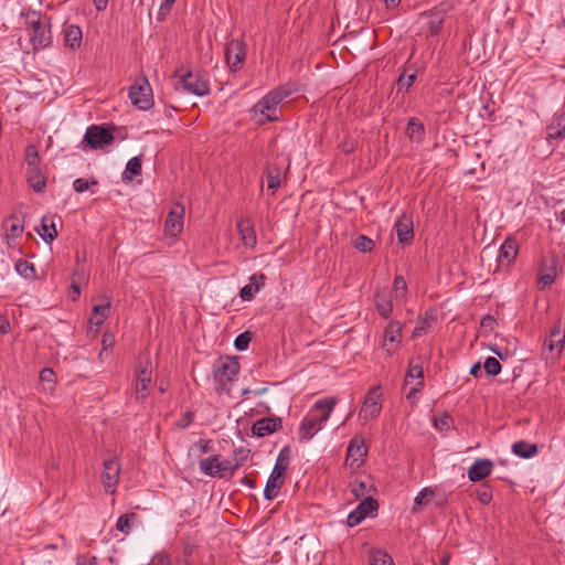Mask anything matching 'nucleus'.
<instances>
[{
  "label": "nucleus",
  "instance_id": "473e14b6",
  "mask_svg": "<svg viewBox=\"0 0 565 565\" xmlns=\"http://www.w3.org/2000/svg\"><path fill=\"white\" fill-rule=\"evenodd\" d=\"M281 170L278 166H268L266 169L267 189L275 193L280 186Z\"/></svg>",
  "mask_w": 565,
  "mask_h": 565
},
{
  "label": "nucleus",
  "instance_id": "72a5a7b5",
  "mask_svg": "<svg viewBox=\"0 0 565 565\" xmlns=\"http://www.w3.org/2000/svg\"><path fill=\"white\" fill-rule=\"evenodd\" d=\"M141 174V159L140 157L131 158L127 164L126 170L122 173V180H131L132 177H138Z\"/></svg>",
  "mask_w": 565,
  "mask_h": 565
},
{
  "label": "nucleus",
  "instance_id": "4be33fe9",
  "mask_svg": "<svg viewBox=\"0 0 565 565\" xmlns=\"http://www.w3.org/2000/svg\"><path fill=\"white\" fill-rule=\"evenodd\" d=\"M518 243L514 238L508 237L500 247L498 263L510 265L518 255Z\"/></svg>",
  "mask_w": 565,
  "mask_h": 565
},
{
  "label": "nucleus",
  "instance_id": "bf43d9fd",
  "mask_svg": "<svg viewBox=\"0 0 565 565\" xmlns=\"http://www.w3.org/2000/svg\"><path fill=\"white\" fill-rule=\"evenodd\" d=\"M76 565H97L95 556L79 555L76 559Z\"/></svg>",
  "mask_w": 565,
  "mask_h": 565
},
{
  "label": "nucleus",
  "instance_id": "0eeeda50",
  "mask_svg": "<svg viewBox=\"0 0 565 565\" xmlns=\"http://www.w3.org/2000/svg\"><path fill=\"white\" fill-rule=\"evenodd\" d=\"M29 24L31 26L30 40L33 49L39 50L49 46L52 41L51 31L49 25L41 20L40 15L33 13L29 19Z\"/></svg>",
  "mask_w": 565,
  "mask_h": 565
},
{
  "label": "nucleus",
  "instance_id": "5fc2aeb1",
  "mask_svg": "<svg viewBox=\"0 0 565 565\" xmlns=\"http://www.w3.org/2000/svg\"><path fill=\"white\" fill-rule=\"evenodd\" d=\"M394 289L395 291L398 294V292H403V295L406 294L407 291V285H406V281L405 279L402 277V276H395L394 278Z\"/></svg>",
  "mask_w": 565,
  "mask_h": 565
},
{
  "label": "nucleus",
  "instance_id": "cd10ccee",
  "mask_svg": "<svg viewBox=\"0 0 565 565\" xmlns=\"http://www.w3.org/2000/svg\"><path fill=\"white\" fill-rule=\"evenodd\" d=\"M406 135L413 141H423L425 136V128L423 122L417 118H411L407 122Z\"/></svg>",
  "mask_w": 565,
  "mask_h": 565
},
{
  "label": "nucleus",
  "instance_id": "1a4fd4ad",
  "mask_svg": "<svg viewBox=\"0 0 565 565\" xmlns=\"http://www.w3.org/2000/svg\"><path fill=\"white\" fill-rule=\"evenodd\" d=\"M383 395L381 386L372 387L363 402V406L360 411V417L364 419L375 418L379 416L382 409Z\"/></svg>",
  "mask_w": 565,
  "mask_h": 565
},
{
  "label": "nucleus",
  "instance_id": "393cba45",
  "mask_svg": "<svg viewBox=\"0 0 565 565\" xmlns=\"http://www.w3.org/2000/svg\"><path fill=\"white\" fill-rule=\"evenodd\" d=\"M83 33L79 26L70 25L65 29L64 41L65 45L71 50H76L81 46Z\"/></svg>",
  "mask_w": 565,
  "mask_h": 565
},
{
  "label": "nucleus",
  "instance_id": "7ed1b4c3",
  "mask_svg": "<svg viewBox=\"0 0 565 565\" xmlns=\"http://www.w3.org/2000/svg\"><path fill=\"white\" fill-rule=\"evenodd\" d=\"M290 460V450L288 447H285L280 450L274 469L266 482L264 489V497L266 500H273L277 497L278 490L284 484V475L288 468Z\"/></svg>",
  "mask_w": 565,
  "mask_h": 565
},
{
  "label": "nucleus",
  "instance_id": "864d4df0",
  "mask_svg": "<svg viewBox=\"0 0 565 565\" xmlns=\"http://www.w3.org/2000/svg\"><path fill=\"white\" fill-rule=\"evenodd\" d=\"M416 79V74L412 73L408 75L402 74L398 78L399 88L408 89Z\"/></svg>",
  "mask_w": 565,
  "mask_h": 565
},
{
  "label": "nucleus",
  "instance_id": "774afa93",
  "mask_svg": "<svg viewBox=\"0 0 565 565\" xmlns=\"http://www.w3.org/2000/svg\"><path fill=\"white\" fill-rule=\"evenodd\" d=\"M10 330V322L7 319V317L1 316L0 317V332L7 333Z\"/></svg>",
  "mask_w": 565,
  "mask_h": 565
},
{
  "label": "nucleus",
  "instance_id": "7c9ffc66",
  "mask_svg": "<svg viewBox=\"0 0 565 565\" xmlns=\"http://www.w3.org/2000/svg\"><path fill=\"white\" fill-rule=\"evenodd\" d=\"M218 455H213L200 461V470L210 477H220Z\"/></svg>",
  "mask_w": 565,
  "mask_h": 565
},
{
  "label": "nucleus",
  "instance_id": "79ce46f5",
  "mask_svg": "<svg viewBox=\"0 0 565 565\" xmlns=\"http://www.w3.org/2000/svg\"><path fill=\"white\" fill-rule=\"evenodd\" d=\"M555 278L556 273L553 268H551L548 273L541 274L537 280L539 288L543 290L550 287L555 281Z\"/></svg>",
  "mask_w": 565,
  "mask_h": 565
},
{
  "label": "nucleus",
  "instance_id": "58836bf2",
  "mask_svg": "<svg viewBox=\"0 0 565 565\" xmlns=\"http://www.w3.org/2000/svg\"><path fill=\"white\" fill-rule=\"evenodd\" d=\"M15 270L20 276L30 278L34 275V265L25 259H19L15 263Z\"/></svg>",
  "mask_w": 565,
  "mask_h": 565
},
{
  "label": "nucleus",
  "instance_id": "5701e85b",
  "mask_svg": "<svg viewBox=\"0 0 565 565\" xmlns=\"http://www.w3.org/2000/svg\"><path fill=\"white\" fill-rule=\"evenodd\" d=\"M28 184L33 189L34 192L41 193L46 186V178L41 171L40 167L28 168L26 171Z\"/></svg>",
  "mask_w": 565,
  "mask_h": 565
},
{
  "label": "nucleus",
  "instance_id": "680f3d73",
  "mask_svg": "<svg viewBox=\"0 0 565 565\" xmlns=\"http://www.w3.org/2000/svg\"><path fill=\"white\" fill-rule=\"evenodd\" d=\"M494 324H495V319L490 315L484 316L481 320V327H483V328H488V329L492 330Z\"/></svg>",
  "mask_w": 565,
  "mask_h": 565
},
{
  "label": "nucleus",
  "instance_id": "4468645a",
  "mask_svg": "<svg viewBox=\"0 0 565 565\" xmlns=\"http://www.w3.org/2000/svg\"><path fill=\"white\" fill-rule=\"evenodd\" d=\"M411 380H418L417 386L413 387L407 394V398L417 392H419L424 386V374H423V359L422 356H415L411 359L408 363V370L406 374V382L409 383Z\"/></svg>",
  "mask_w": 565,
  "mask_h": 565
},
{
  "label": "nucleus",
  "instance_id": "a19ab883",
  "mask_svg": "<svg viewBox=\"0 0 565 565\" xmlns=\"http://www.w3.org/2000/svg\"><path fill=\"white\" fill-rule=\"evenodd\" d=\"M483 367H484L486 373L491 376H495L501 372V364L493 356H489L486 359V361L483 363Z\"/></svg>",
  "mask_w": 565,
  "mask_h": 565
},
{
  "label": "nucleus",
  "instance_id": "9d476101",
  "mask_svg": "<svg viewBox=\"0 0 565 565\" xmlns=\"http://www.w3.org/2000/svg\"><path fill=\"white\" fill-rule=\"evenodd\" d=\"M246 57V44L243 40H232L227 43L225 49V58L228 66L233 71L241 68L242 63Z\"/></svg>",
  "mask_w": 565,
  "mask_h": 565
},
{
  "label": "nucleus",
  "instance_id": "6e6d98bb",
  "mask_svg": "<svg viewBox=\"0 0 565 565\" xmlns=\"http://www.w3.org/2000/svg\"><path fill=\"white\" fill-rule=\"evenodd\" d=\"M194 415L191 412H186L177 423L180 428L189 427L193 422Z\"/></svg>",
  "mask_w": 565,
  "mask_h": 565
},
{
  "label": "nucleus",
  "instance_id": "8fccbe9b",
  "mask_svg": "<svg viewBox=\"0 0 565 565\" xmlns=\"http://www.w3.org/2000/svg\"><path fill=\"white\" fill-rule=\"evenodd\" d=\"M250 342V335L248 332L238 334L235 338L234 345L238 351H244L248 348Z\"/></svg>",
  "mask_w": 565,
  "mask_h": 565
},
{
  "label": "nucleus",
  "instance_id": "c03bdc74",
  "mask_svg": "<svg viewBox=\"0 0 565 565\" xmlns=\"http://www.w3.org/2000/svg\"><path fill=\"white\" fill-rule=\"evenodd\" d=\"M98 182L95 179L86 180L83 178H78L73 182V188L77 193H82L87 191L90 185H96Z\"/></svg>",
  "mask_w": 565,
  "mask_h": 565
},
{
  "label": "nucleus",
  "instance_id": "4d7b16f0",
  "mask_svg": "<svg viewBox=\"0 0 565 565\" xmlns=\"http://www.w3.org/2000/svg\"><path fill=\"white\" fill-rule=\"evenodd\" d=\"M451 422V417L449 415H445L439 420L435 422V426L439 430L448 429L450 427Z\"/></svg>",
  "mask_w": 565,
  "mask_h": 565
},
{
  "label": "nucleus",
  "instance_id": "c9c22d12",
  "mask_svg": "<svg viewBox=\"0 0 565 565\" xmlns=\"http://www.w3.org/2000/svg\"><path fill=\"white\" fill-rule=\"evenodd\" d=\"M370 565H394V561L391 555L382 550L372 552L370 556Z\"/></svg>",
  "mask_w": 565,
  "mask_h": 565
},
{
  "label": "nucleus",
  "instance_id": "f3484780",
  "mask_svg": "<svg viewBox=\"0 0 565 565\" xmlns=\"http://www.w3.org/2000/svg\"><path fill=\"white\" fill-rule=\"evenodd\" d=\"M281 428L279 417H264L253 424L252 433L257 437H264Z\"/></svg>",
  "mask_w": 565,
  "mask_h": 565
},
{
  "label": "nucleus",
  "instance_id": "e2e57ef3",
  "mask_svg": "<svg viewBox=\"0 0 565 565\" xmlns=\"http://www.w3.org/2000/svg\"><path fill=\"white\" fill-rule=\"evenodd\" d=\"M427 494H430V495H431V494H433V491H431V490H428V489H424L423 491H420V492L416 495V498H415V500H414V501H415V504H418V505L424 504V503H425V497H426Z\"/></svg>",
  "mask_w": 565,
  "mask_h": 565
},
{
  "label": "nucleus",
  "instance_id": "2eb2a0df",
  "mask_svg": "<svg viewBox=\"0 0 565 565\" xmlns=\"http://www.w3.org/2000/svg\"><path fill=\"white\" fill-rule=\"evenodd\" d=\"M447 15V9L437 7L433 10L420 13V17L428 18V33L431 36H437L441 30Z\"/></svg>",
  "mask_w": 565,
  "mask_h": 565
},
{
  "label": "nucleus",
  "instance_id": "ea45409f",
  "mask_svg": "<svg viewBox=\"0 0 565 565\" xmlns=\"http://www.w3.org/2000/svg\"><path fill=\"white\" fill-rule=\"evenodd\" d=\"M25 161L28 163V168L39 167L40 156L38 149L34 145H30L25 149Z\"/></svg>",
  "mask_w": 565,
  "mask_h": 565
},
{
  "label": "nucleus",
  "instance_id": "6e6552de",
  "mask_svg": "<svg viewBox=\"0 0 565 565\" xmlns=\"http://www.w3.org/2000/svg\"><path fill=\"white\" fill-rule=\"evenodd\" d=\"M84 140L92 149H104L114 141V136L110 129L92 125L87 128Z\"/></svg>",
  "mask_w": 565,
  "mask_h": 565
},
{
  "label": "nucleus",
  "instance_id": "a878e982",
  "mask_svg": "<svg viewBox=\"0 0 565 565\" xmlns=\"http://www.w3.org/2000/svg\"><path fill=\"white\" fill-rule=\"evenodd\" d=\"M374 303L379 315L382 318L387 319L393 310V305L388 296L377 291L374 296Z\"/></svg>",
  "mask_w": 565,
  "mask_h": 565
},
{
  "label": "nucleus",
  "instance_id": "9b49d317",
  "mask_svg": "<svg viewBox=\"0 0 565 565\" xmlns=\"http://www.w3.org/2000/svg\"><path fill=\"white\" fill-rule=\"evenodd\" d=\"M102 482L106 492L114 493L119 481L120 463L116 458L105 460L103 463Z\"/></svg>",
  "mask_w": 565,
  "mask_h": 565
},
{
  "label": "nucleus",
  "instance_id": "338daca9",
  "mask_svg": "<svg viewBox=\"0 0 565 565\" xmlns=\"http://www.w3.org/2000/svg\"><path fill=\"white\" fill-rule=\"evenodd\" d=\"M147 388L148 387H143L142 385L136 384V390H135L136 399H143L147 396Z\"/></svg>",
  "mask_w": 565,
  "mask_h": 565
},
{
  "label": "nucleus",
  "instance_id": "423d86ee",
  "mask_svg": "<svg viewBox=\"0 0 565 565\" xmlns=\"http://www.w3.org/2000/svg\"><path fill=\"white\" fill-rule=\"evenodd\" d=\"M173 87L177 92H188L196 96H204L210 93L209 83L203 78L200 73L191 71L179 76L173 82Z\"/></svg>",
  "mask_w": 565,
  "mask_h": 565
},
{
  "label": "nucleus",
  "instance_id": "c85d7f7f",
  "mask_svg": "<svg viewBox=\"0 0 565 565\" xmlns=\"http://www.w3.org/2000/svg\"><path fill=\"white\" fill-rule=\"evenodd\" d=\"M402 340V324L398 321H391L386 329L384 330V347H387V343H396V345Z\"/></svg>",
  "mask_w": 565,
  "mask_h": 565
},
{
  "label": "nucleus",
  "instance_id": "a18cd8bd",
  "mask_svg": "<svg viewBox=\"0 0 565 565\" xmlns=\"http://www.w3.org/2000/svg\"><path fill=\"white\" fill-rule=\"evenodd\" d=\"M366 518V513H363L359 509H354L349 515L347 523L349 526L353 527L359 525Z\"/></svg>",
  "mask_w": 565,
  "mask_h": 565
},
{
  "label": "nucleus",
  "instance_id": "c756f323",
  "mask_svg": "<svg viewBox=\"0 0 565 565\" xmlns=\"http://www.w3.org/2000/svg\"><path fill=\"white\" fill-rule=\"evenodd\" d=\"M565 131V114H556L552 122L547 126V134L550 138L558 139L564 136Z\"/></svg>",
  "mask_w": 565,
  "mask_h": 565
},
{
  "label": "nucleus",
  "instance_id": "f8f14e48",
  "mask_svg": "<svg viewBox=\"0 0 565 565\" xmlns=\"http://www.w3.org/2000/svg\"><path fill=\"white\" fill-rule=\"evenodd\" d=\"M367 455V448L364 439L361 436L353 437L347 449V462L350 467L360 468L364 463V458Z\"/></svg>",
  "mask_w": 565,
  "mask_h": 565
},
{
  "label": "nucleus",
  "instance_id": "f257e3e1",
  "mask_svg": "<svg viewBox=\"0 0 565 565\" xmlns=\"http://www.w3.org/2000/svg\"><path fill=\"white\" fill-rule=\"evenodd\" d=\"M335 403V398L332 397L319 399L315 403L312 409L300 424V441L310 440L322 428L323 424L329 419Z\"/></svg>",
  "mask_w": 565,
  "mask_h": 565
},
{
  "label": "nucleus",
  "instance_id": "09e8293b",
  "mask_svg": "<svg viewBox=\"0 0 565 565\" xmlns=\"http://www.w3.org/2000/svg\"><path fill=\"white\" fill-rule=\"evenodd\" d=\"M11 224L7 226V232L11 237H18L22 234L23 227L17 217H10Z\"/></svg>",
  "mask_w": 565,
  "mask_h": 565
},
{
  "label": "nucleus",
  "instance_id": "ddd939ff",
  "mask_svg": "<svg viewBox=\"0 0 565 565\" xmlns=\"http://www.w3.org/2000/svg\"><path fill=\"white\" fill-rule=\"evenodd\" d=\"M564 341H565V322L563 323L562 319L558 318L554 322V324L550 331L548 338L545 340L544 345H545V348H547V350L551 353H555L556 355H559L563 350Z\"/></svg>",
  "mask_w": 565,
  "mask_h": 565
},
{
  "label": "nucleus",
  "instance_id": "4c0bfd02",
  "mask_svg": "<svg viewBox=\"0 0 565 565\" xmlns=\"http://www.w3.org/2000/svg\"><path fill=\"white\" fill-rule=\"evenodd\" d=\"M353 246L359 252L370 253L374 249L375 244L370 237L361 234L353 241Z\"/></svg>",
  "mask_w": 565,
  "mask_h": 565
},
{
  "label": "nucleus",
  "instance_id": "37998d69",
  "mask_svg": "<svg viewBox=\"0 0 565 565\" xmlns=\"http://www.w3.org/2000/svg\"><path fill=\"white\" fill-rule=\"evenodd\" d=\"M151 382V371L147 366L141 367L137 372L136 384L148 387Z\"/></svg>",
  "mask_w": 565,
  "mask_h": 565
},
{
  "label": "nucleus",
  "instance_id": "2f4dec72",
  "mask_svg": "<svg viewBox=\"0 0 565 565\" xmlns=\"http://www.w3.org/2000/svg\"><path fill=\"white\" fill-rule=\"evenodd\" d=\"M110 310V301L104 305H97L93 308V312L89 318V323L100 327L107 319Z\"/></svg>",
  "mask_w": 565,
  "mask_h": 565
},
{
  "label": "nucleus",
  "instance_id": "bb28decb",
  "mask_svg": "<svg viewBox=\"0 0 565 565\" xmlns=\"http://www.w3.org/2000/svg\"><path fill=\"white\" fill-rule=\"evenodd\" d=\"M39 235L45 243L53 242L57 236L55 223L52 218L44 216L42 218L41 228L38 230Z\"/></svg>",
  "mask_w": 565,
  "mask_h": 565
},
{
  "label": "nucleus",
  "instance_id": "b1692460",
  "mask_svg": "<svg viewBox=\"0 0 565 565\" xmlns=\"http://www.w3.org/2000/svg\"><path fill=\"white\" fill-rule=\"evenodd\" d=\"M537 445L519 440L512 445V452L520 458L529 459L537 454Z\"/></svg>",
  "mask_w": 565,
  "mask_h": 565
},
{
  "label": "nucleus",
  "instance_id": "0e129e2a",
  "mask_svg": "<svg viewBox=\"0 0 565 565\" xmlns=\"http://www.w3.org/2000/svg\"><path fill=\"white\" fill-rule=\"evenodd\" d=\"M478 499L481 503L488 504L492 499V494L490 491L483 490V491L478 492Z\"/></svg>",
  "mask_w": 565,
  "mask_h": 565
},
{
  "label": "nucleus",
  "instance_id": "aec40b11",
  "mask_svg": "<svg viewBox=\"0 0 565 565\" xmlns=\"http://www.w3.org/2000/svg\"><path fill=\"white\" fill-rule=\"evenodd\" d=\"M266 280V276L263 273L254 274L249 277V282L245 285L241 291L239 297L244 301H249L260 290Z\"/></svg>",
  "mask_w": 565,
  "mask_h": 565
},
{
  "label": "nucleus",
  "instance_id": "e433bc0d",
  "mask_svg": "<svg viewBox=\"0 0 565 565\" xmlns=\"http://www.w3.org/2000/svg\"><path fill=\"white\" fill-rule=\"evenodd\" d=\"M363 513H366V516H372L379 509V504L376 500H374L371 495H366L356 507Z\"/></svg>",
  "mask_w": 565,
  "mask_h": 565
},
{
  "label": "nucleus",
  "instance_id": "6ab92c4d",
  "mask_svg": "<svg viewBox=\"0 0 565 565\" xmlns=\"http://www.w3.org/2000/svg\"><path fill=\"white\" fill-rule=\"evenodd\" d=\"M493 462L490 459H477L468 470V478L479 482L491 475Z\"/></svg>",
  "mask_w": 565,
  "mask_h": 565
},
{
  "label": "nucleus",
  "instance_id": "de8ad7c7",
  "mask_svg": "<svg viewBox=\"0 0 565 565\" xmlns=\"http://www.w3.org/2000/svg\"><path fill=\"white\" fill-rule=\"evenodd\" d=\"M54 377H55V374L53 372L52 369H49V367H44L41 372H40V381L42 383H47V390H53V386H54Z\"/></svg>",
  "mask_w": 565,
  "mask_h": 565
},
{
  "label": "nucleus",
  "instance_id": "412c9836",
  "mask_svg": "<svg viewBox=\"0 0 565 565\" xmlns=\"http://www.w3.org/2000/svg\"><path fill=\"white\" fill-rule=\"evenodd\" d=\"M236 227L243 244L247 247H254L257 239L253 222L249 218L241 220L237 222Z\"/></svg>",
  "mask_w": 565,
  "mask_h": 565
},
{
  "label": "nucleus",
  "instance_id": "603ef678",
  "mask_svg": "<svg viewBox=\"0 0 565 565\" xmlns=\"http://www.w3.org/2000/svg\"><path fill=\"white\" fill-rule=\"evenodd\" d=\"M433 321V318H424L422 319L418 324L415 327L413 331V337H419L423 332H425Z\"/></svg>",
  "mask_w": 565,
  "mask_h": 565
},
{
  "label": "nucleus",
  "instance_id": "dca6fc26",
  "mask_svg": "<svg viewBox=\"0 0 565 565\" xmlns=\"http://www.w3.org/2000/svg\"><path fill=\"white\" fill-rule=\"evenodd\" d=\"M183 216L184 207L182 205L177 204L171 209L164 223V230L168 235L177 236L181 233L183 228Z\"/></svg>",
  "mask_w": 565,
  "mask_h": 565
},
{
  "label": "nucleus",
  "instance_id": "a211bd4d",
  "mask_svg": "<svg viewBox=\"0 0 565 565\" xmlns=\"http://www.w3.org/2000/svg\"><path fill=\"white\" fill-rule=\"evenodd\" d=\"M397 239L401 244H409L414 238L413 220L407 214H402L395 223Z\"/></svg>",
  "mask_w": 565,
  "mask_h": 565
},
{
  "label": "nucleus",
  "instance_id": "f704fd0d",
  "mask_svg": "<svg viewBox=\"0 0 565 565\" xmlns=\"http://www.w3.org/2000/svg\"><path fill=\"white\" fill-rule=\"evenodd\" d=\"M351 492L356 498H365V494L373 490V486L366 480H354L351 484Z\"/></svg>",
  "mask_w": 565,
  "mask_h": 565
},
{
  "label": "nucleus",
  "instance_id": "69168bd1",
  "mask_svg": "<svg viewBox=\"0 0 565 565\" xmlns=\"http://www.w3.org/2000/svg\"><path fill=\"white\" fill-rule=\"evenodd\" d=\"M248 457V451L245 450L244 448H239L236 452H235V461L239 462V465L245 461Z\"/></svg>",
  "mask_w": 565,
  "mask_h": 565
},
{
  "label": "nucleus",
  "instance_id": "f03ea898",
  "mask_svg": "<svg viewBox=\"0 0 565 565\" xmlns=\"http://www.w3.org/2000/svg\"><path fill=\"white\" fill-rule=\"evenodd\" d=\"M239 363L236 358L220 359L214 365L213 377L215 382V390L218 393L225 392L230 394L231 386L239 373Z\"/></svg>",
  "mask_w": 565,
  "mask_h": 565
},
{
  "label": "nucleus",
  "instance_id": "052dcab7",
  "mask_svg": "<svg viewBox=\"0 0 565 565\" xmlns=\"http://www.w3.org/2000/svg\"><path fill=\"white\" fill-rule=\"evenodd\" d=\"M202 454L212 451L211 440L201 439L195 445Z\"/></svg>",
  "mask_w": 565,
  "mask_h": 565
},
{
  "label": "nucleus",
  "instance_id": "3c124183",
  "mask_svg": "<svg viewBox=\"0 0 565 565\" xmlns=\"http://www.w3.org/2000/svg\"><path fill=\"white\" fill-rule=\"evenodd\" d=\"M218 466H220V477L224 476L225 472L230 471L231 473H233L238 467H239V462L235 461L234 463L231 461V460H223V461H220L218 460Z\"/></svg>",
  "mask_w": 565,
  "mask_h": 565
},
{
  "label": "nucleus",
  "instance_id": "20e7f679",
  "mask_svg": "<svg viewBox=\"0 0 565 565\" xmlns=\"http://www.w3.org/2000/svg\"><path fill=\"white\" fill-rule=\"evenodd\" d=\"M292 89L287 86H279L266 94L255 106V111L266 115L268 121L277 120L274 114L277 106L288 96L292 94Z\"/></svg>",
  "mask_w": 565,
  "mask_h": 565
},
{
  "label": "nucleus",
  "instance_id": "49530a36",
  "mask_svg": "<svg viewBox=\"0 0 565 565\" xmlns=\"http://www.w3.org/2000/svg\"><path fill=\"white\" fill-rule=\"evenodd\" d=\"M135 513L124 514L118 518L116 529L120 532L127 533L130 526V519H135Z\"/></svg>",
  "mask_w": 565,
  "mask_h": 565
},
{
  "label": "nucleus",
  "instance_id": "39448f33",
  "mask_svg": "<svg viewBox=\"0 0 565 565\" xmlns=\"http://www.w3.org/2000/svg\"><path fill=\"white\" fill-rule=\"evenodd\" d=\"M128 95L131 104L140 110H148L153 105L152 88L146 76L135 79L134 84L129 87Z\"/></svg>",
  "mask_w": 565,
  "mask_h": 565
},
{
  "label": "nucleus",
  "instance_id": "13d9d810",
  "mask_svg": "<svg viewBox=\"0 0 565 565\" xmlns=\"http://www.w3.org/2000/svg\"><path fill=\"white\" fill-rule=\"evenodd\" d=\"M177 0H162L159 8V15H166L171 11V8L175 3Z\"/></svg>",
  "mask_w": 565,
  "mask_h": 565
}]
</instances>
